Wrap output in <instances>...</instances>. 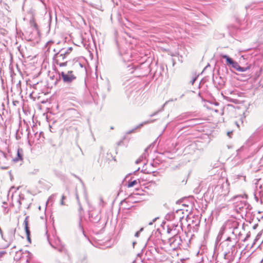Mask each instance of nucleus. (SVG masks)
<instances>
[{
	"label": "nucleus",
	"instance_id": "nucleus-11",
	"mask_svg": "<svg viewBox=\"0 0 263 263\" xmlns=\"http://www.w3.org/2000/svg\"><path fill=\"white\" fill-rule=\"evenodd\" d=\"M221 57H222L223 59H226L227 63L229 64H231L233 61V60L227 55L221 54Z\"/></svg>",
	"mask_w": 263,
	"mask_h": 263
},
{
	"label": "nucleus",
	"instance_id": "nucleus-10",
	"mask_svg": "<svg viewBox=\"0 0 263 263\" xmlns=\"http://www.w3.org/2000/svg\"><path fill=\"white\" fill-rule=\"evenodd\" d=\"M23 151L22 148H18L17 149V158L15 159V161L22 160H23Z\"/></svg>",
	"mask_w": 263,
	"mask_h": 263
},
{
	"label": "nucleus",
	"instance_id": "nucleus-23",
	"mask_svg": "<svg viewBox=\"0 0 263 263\" xmlns=\"http://www.w3.org/2000/svg\"><path fill=\"white\" fill-rule=\"evenodd\" d=\"M65 196L63 195L62 197V199H61V202H60L61 205H65V203H64V200L65 199Z\"/></svg>",
	"mask_w": 263,
	"mask_h": 263
},
{
	"label": "nucleus",
	"instance_id": "nucleus-16",
	"mask_svg": "<svg viewBox=\"0 0 263 263\" xmlns=\"http://www.w3.org/2000/svg\"><path fill=\"white\" fill-rule=\"evenodd\" d=\"M256 4L255 3H252L250 5L246 6L245 8H246V10H248V9H249L250 8L252 9H253V8L256 7Z\"/></svg>",
	"mask_w": 263,
	"mask_h": 263
},
{
	"label": "nucleus",
	"instance_id": "nucleus-26",
	"mask_svg": "<svg viewBox=\"0 0 263 263\" xmlns=\"http://www.w3.org/2000/svg\"><path fill=\"white\" fill-rule=\"evenodd\" d=\"M241 178H242V179L245 181L246 180V176H242V175H238L237 176V178L238 179H240Z\"/></svg>",
	"mask_w": 263,
	"mask_h": 263
},
{
	"label": "nucleus",
	"instance_id": "nucleus-30",
	"mask_svg": "<svg viewBox=\"0 0 263 263\" xmlns=\"http://www.w3.org/2000/svg\"><path fill=\"white\" fill-rule=\"evenodd\" d=\"M76 198L77 199V201L78 202V203L80 205V200H79V196H78V195L77 193L76 194Z\"/></svg>",
	"mask_w": 263,
	"mask_h": 263
},
{
	"label": "nucleus",
	"instance_id": "nucleus-20",
	"mask_svg": "<svg viewBox=\"0 0 263 263\" xmlns=\"http://www.w3.org/2000/svg\"><path fill=\"white\" fill-rule=\"evenodd\" d=\"M245 196L246 197H247V195L246 194H244L243 195H237V196L233 197V199L237 200V199H238L239 198H243Z\"/></svg>",
	"mask_w": 263,
	"mask_h": 263
},
{
	"label": "nucleus",
	"instance_id": "nucleus-27",
	"mask_svg": "<svg viewBox=\"0 0 263 263\" xmlns=\"http://www.w3.org/2000/svg\"><path fill=\"white\" fill-rule=\"evenodd\" d=\"M258 191H259V190H258V189H257V191H256V193L255 194V199H256V200L257 201H258V197L257 196V192H258Z\"/></svg>",
	"mask_w": 263,
	"mask_h": 263
},
{
	"label": "nucleus",
	"instance_id": "nucleus-28",
	"mask_svg": "<svg viewBox=\"0 0 263 263\" xmlns=\"http://www.w3.org/2000/svg\"><path fill=\"white\" fill-rule=\"evenodd\" d=\"M6 252L5 251L0 252V258L2 257L4 254H5Z\"/></svg>",
	"mask_w": 263,
	"mask_h": 263
},
{
	"label": "nucleus",
	"instance_id": "nucleus-22",
	"mask_svg": "<svg viewBox=\"0 0 263 263\" xmlns=\"http://www.w3.org/2000/svg\"><path fill=\"white\" fill-rule=\"evenodd\" d=\"M143 230V228H142L140 229V230L138 231H137L135 234V236L136 237H138L139 236V235H140V233L141 232H142V231Z\"/></svg>",
	"mask_w": 263,
	"mask_h": 263
},
{
	"label": "nucleus",
	"instance_id": "nucleus-15",
	"mask_svg": "<svg viewBox=\"0 0 263 263\" xmlns=\"http://www.w3.org/2000/svg\"><path fill=\"white\" fill-rule=\"evenodd\" d=\"M137 183H138V181L137 180H133L132 181L129 182L127 186L128 187H131L135 186Z\"/></svg>",
	"mask_w": 263,
	"mask_h": 263
},
{
	"label": "nucleus",
	"instance_id": "nucleus-32",
	"mask_svg": "<svg viewBox=\"0 0 263 263\" xmlns=\"http://www.w3.org/2000/svg\"><path fill=\"white\" fill-rule=\"evenodd\" d=\"M232 134V132H229L227 133V135L228 136H229L230 137L231 136V135Z\"/></svg>",
	"mask_w": 263,
	"mask_h": 263
},
{
	"label": "nucleus",
	"instance_id": "nucleus-19",
	"mask_svg": "<svg viewBox=\"0 0 263 263\" xmlns=\"http://www.w3.org/2000/svg\"><path fill=\"white\" fill-rule=\"evenodd\" d=\"M175 215L173 213L168 214L166 216V219L167 220H171L172 219L174 218Z\"/></svg>",
	"mask_w": 263,
	"mask_h": 263
},
{
	"label": "nucleus",
	"instance_id": "nucleus-38",
	"mask_svg": "<svg viewBox=\"0 0 263 263\" xmlns=\"http://www.w3.org/2000/svg\"><path fill=\"white\" fill-rule=\"evenodd\" d=\"M80 210H82V207L80 206Z\"/></svg>",
	"mask_w": 263,
	"mask_h": 263
},
{
	"label": "nucleus",
	"instance_id": "nucleus-36",
	"mask_svg": "<svg viewBox=\"0 0 263 263\" xmlns=\"http://www.w3.org/2000/svg\"><path fill=\"white\" fill-rule=\"evenodd\" d=\"M140 160H139V159H138V160H137L136 161V163H138L140 162Z\"/></svg>",
	"mask_w": 263,
	"mask_h": 263
},
{
	"label": "nucleus",
	"instance_id": "nucleus-14",
	"mask_svg": "<svg viewBox=\"0 0 263 263\" xmlns=\"http://www.w3.org/2000/svg\"><path fill=\"white\" fill-rule=\"evenodd\" d=\"M249 69V67H242L239 65L236 70H237L238 71L243 72V71H246Z\"/></svg>",
	"mask_w": 263,
	"mask_h": 263
},
{
	"label": "nucleus",
	"instance_id": "nucleus-3",
	"mask_svg": "<svg viewBox=\"0 0 263 263\" xmlns=\"http://www.w3.org/2000/svg\"><path fill=\"white\" fill-rule=\"evenodd\" d=\"M167 232L169 234H172L173 236L168 239V243L170 247L174 250L180 248L181 245L182 240L180 236L178 235V231L176 229L173 230L168 227Z\"/></svg>",
	"mask_w": 263,
	"mask_h": 263
},
{
	"label": "nucleus",
	"instance_id": "nucleus-5",
	"mask_svg": "<svg viewBox=\"0 0 263 263\" xmlns=\"http://www.w3.org/2000/svg\"><path fill=\"white\" fill-rule=\"evenodd\" d=\"M249 205L245 200H237L234 203V207L237 212L246 214Z\"/></svg>",
	"mask_w": 263,
	"mask_h": 263
},
{
	"label": "nucleus",
	"instance_id": "nucleus-34",
	"mask_svg": "<svg viewBox=\"0 0 263 263\" xmlns=\"http://www.w3.org/2000/svg\"><path fill=\"white\" fill-rule=\"evenodd\" d=\"M50 245L51 246H52V247L53 248H56L55 247H54V246H53V245L51 244V242H50Z\"/></svg>",
	"mask_w": 263,
	"mask_h": 263
},
{
	"label": "nucleus",
	"instance_id": "nucleus-35",
	"mask_svg": "<svg viewBox=\"0 0 263 263\" xmlns=\"http://www.w3.org/2000/svg\"><path fill=\"white\" fill-rule=\"evenodd\" d=\"M261 162L262 163H263V155H262V158H261Z\"/></svg>",
	"mask_w": 263,
	"mask_h": 263
},
{
	"label": "nucleus",
	"instance_id": "nucleus-13",
	"mask_svg": "<svg viewBox=\"0 0 263 263\" xmlns=\"http://www.w3.org/2000/svg\"><path fill=\"white\" fill-rule=\"evenodd\" d=\"M259 189L260 191H258V193L260 198V201L262 202V200H263V182L262 184L260 185Z\"/></svg>",
	"mask_w": 263,
	"mask_h": 263
},
{
	"label": "nucleus",
	"instance_id": "nucleus-12",
	"mask_svg": "<svg viewBox=\"0 0 263 263\" xmlns=\"http://www.w3.org/2000/svg\"><path fill=\"white\" fill-rule=\"evenodd\" d=\"M79 263H89L87 256L85 255L81 256L79 260Z\"/></svg>",
	"mask_w": 263,
	"mask_h": 263
},
{
	"label": "nucleus",
	"instance_id": "nucleus-8",
	"mask_svg": "<svg viewBox=\"0 0 263 263\" xmlns=\"http://www.w3.org/2000/svg\"><path fill=\"white\" fill-rule=\"evenodd\" d=\"M58 249L60 252H63L65 254V259L66 260V261L64 262L63 263H71L70 256L68 254L67 251L65 249V247L64 246H59V247H58Z\"/></svg>",
	"mask_w": 263,
	"mask_h": 263
},
{
	"label": "nucleus",
	"instance_id": "nucleus-37",
	"mask_svg": "<svg viewBox=\"0 0 263 263\" xmlns=\"http://www.w3.org/2000/svg\"><path fill=\"white\" fill-rule=\"evenodd\" d=\"M135 243H136V242H133V246H134V245H135Z\"/></svg>",
	"mask_w": 263,
	"mask_h": 263
},
{
	"label": "nucleus",
	"instance_id": "nucleus-33",
	"mask_svg": "<svg viewBox=\"0 0 263 263\" xmlns=\"http://www.w3.org/2000/svg\"><path fill=\"white\" fill-rule=\"evenodd\" d=\"M57 241H58V244H57V245H61V241L59 238H57Z\"/></svg>",
	"mask_w": 263,
	"mask_h": 263
},
{
	"label": "nucleus",
	"instance_id": "nucleus-24",
	"mask_svg": "<svg viewBox=\"0 0 263 263\" xmlns=\"http://www.w3.org/2000/svg\"><path fill=\"white\" fill-rule=\"evenodd\" d=\"M72 47H69L67 49H65V51H67L66 53V56L70 53V52L72 50Z\"/></svg>",
	"mask_w": 263,
	"mask_h": 263
},
{
	"label": "nucleus",
	"instance_id": "nucleus-17",
	"mask_svg": "<svg viewBox=\"0 0 263 263\" xmlns=\"http://www.w3.org/2000/svg\"><path fill=\"white\" fill-rule=\"evenodd\" d=\"M233 68L237 70L239 64L237 62L233 61L231 64H230Z\"/></svg>",
	"mask_w": 263,
	"mask_h": 263
},
{
	"label": "nucleus",
	"instance_id": "nucleus-31",
	"mask_svg": "<svg viewBox=\"0 0 263 263\" xmlns=\"http://www.w3.org/2000/svg\"><path fill=\"white\" fill-rule=\"evenodd\" d=\"M197 78L196 77H195L194 78H193V79L192 80V81H191V83L192 85L194 84L195 81H196Z\"/></svg>",
	"mask_w": 263,
	"mask_h": 263
},
{
	"label": "nucleus",
	"instance_id": "nucleus-1",
	"mask_svg": "<svg viewBox=\"0 0 263 263\" xmlns=\"http://www.w3.org/2000/svg\"><path fill=\"white\" fill-rule=\"evenodd\" d=\"M240 234V231L237 221L228 222L226 226L222 227L219 232L216 238V242L220 241L222 236L224 235L225 239L221 242L220 245L223 253L224 258L228 261L227 263H230L234 259L233 250L238 241V236Z\"/></svg>",
	"mask_w": 263,
	"mask_h": 263
},
{
	"label": "nucleus",
	"instance_id": "nucleus-29",
	"mask_svg": "<svg viewBox=\"0 0 263 263\" xmlns=\"http://www.w3.org/2000/svg\"><path fill=\"white\" fill-rule=\"evenodd\" d=\"M157 218H155L153 220V221H151V222H149V223H148V224H149V225H152V224H153V223L154 222H155V221L156 220V219H157Z\"/></svg>",
	"mask_w": 263,
	"mask_h": 263
},
{
	"label": "nucleus",
	"instance_id": "nucleus-2",
	"mask_svg": "<svg viewBox=\"0 0 263 263\" xmlns=\"http://www.w3.org/2000/svg\"><path fill=\"white\" fill-rule=\"evenodd\" d=\"M61 78H62L64 83L67 84L71 83L76 79V77L73 74V71L71 70L68 71L67 73L61 72V73L56 71L55 74L52 77L50 76V81H52V83L54 85H57L58 82L60 81Z\"/></svg>",
	"mask_w": 263,
	"mask_h": 263
},
{
	"label": "nucleus",
	"instance_id": "nucleus-6",
	"mask_svg": "<svg viewBox=\"0 0 263 263\" xmlns=\"http://www.w3.org/2000/svg\"><path fill=\"white\" fill-rule=\"evenodd\" d=\"M28 216H26L24 221V224L25 227V230L26 233L27 238L28 240L30 242H31V238H30V231L29 230V221H28Z\"/></svg>",
	"mask_w": 263,
	"mask_h": 263
},
{
	"label": "nucleus",
	"instance_id": "nucleus-18",
	"mask_svg": "<svg viewBox=\"0 0 263 263\" xmlns=\"http://www.w3.org/2000/svg\"><path fill=\"white\" fill-rule=\"evenodd\" d=\"M226 207V203H222L221 204L217 205L216 206V209L220 211L222 208H224Z\"/></svg>",
	"mask_w": 263,
	"mask_h": 263
},
{
	"label": "nucleus",
	"instance_id": "nucleus-21",
	"mask_svg": "<svg viewBox=\"0 0 263 263\" xmlns=\"http://www.w3.org/2000/svg\"><path fill=\"white\" fill-rule=\"evenodd\" d=\"M168 227H171V228L173 229V230L176 229V231H178L177 230V228L178 227V226L177 224H172V225H168L167 226V229L168 228Z\"/></svg>",
	"mask_w": 263,
	"mask_h": 263
},
{
	"label": "nucleus",
	"instance_id": "nucleus-9",
	"mask_svg": "<svg viewBox=\"0 0 263 263\" xmlns=\"http://www.w3.org/2000/svg\"><path fill=\"white\" fill-rule=\"evenodd\" d=\"M156 121V119H154V120H147V121H144L141 123H140L139 125H137L135 128H134L132 130H129L128 132H127V134H130L132 133V132H133L136 129H137V128H140L141 127H142V126H143L144 125H146V124H149V123H153L154 122H155Z\"/></svg>",
	"mask_w": 263,
	"mask_h": 263
},
{
	"label": "nucleus",
	"instance_id": "nucleus-4",
	"mask_svg": "<svg viewBox=\"0 0 263 263\" xmlns=\"http://www.w3.org/2000/svg\"><path fill=\"white\" fill-rule=\"evenodd\" d=\"M67 51H65V49H62L58 53L54 54L53 58L52 69L55 72L57 71L56 65L60 66H64L66 65L67 61L62 62L66 57Z\"/></svg>",
	"mask_w": 263,
	"mask_h": 263
},
{
	"label": "nucleus",
	"instance_id": "nucleus-7",
	"mask_svg": "<svg viewBox=\"0 0 263 263\" xmlns=\"http://www.w3.org/2000/svg\"><path fill=\"white\" fill-rule=\"evenodd\" d=\"M222 187L223 186L222 185L218 184L215 187L214 190V192L217 193L218 195H219V197L222 198H223L227 194L226 192L223 191Z\"/></svg>",
	"mask_w": 263,
	"mask_h": 263
},
{
	"label": "nucleus",
	"instance_id": "nucleus-25",
	"mask_svg": "<svg viewBox=\"0 0 263 263\" xmlns=\"http://www.w3.org/2000/svg\"><path fill=\"white\" fill-rule=\"evenodd\" d=\"M163 110V109H161V110ZM161 111V110H158V111H155V112H154L153 114H151V115H150V117H153V116H154L156 115H157V114L159 111Z\"/></svg>",
	"mask_w": 263,
	"mask_h": 263
}]
</instances>
